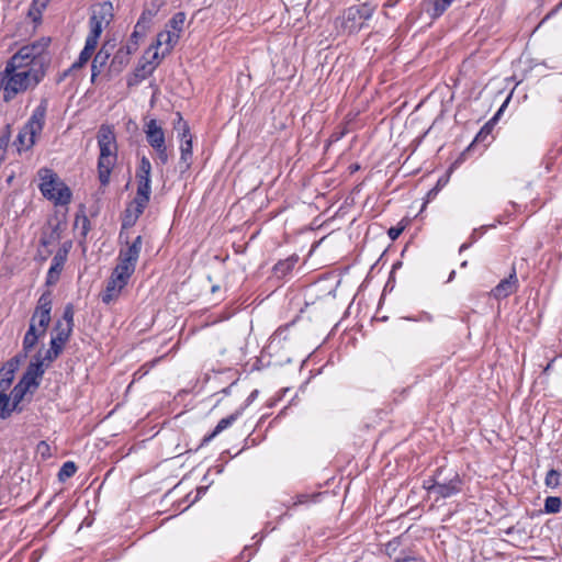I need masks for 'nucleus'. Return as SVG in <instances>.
I'll return each instance as SVG.
<instances>
[{
    "instance_id": "obj_1",
    "label": "nucleus",
    "mask_w": 562,
    "mask_h": 562,
    "mask_svg": "<svg viewBox=\"0 0 562 562\" xmlns=\"http://www.w3.org/2000/svg\"><path fill=\"white\" fill-rule=\"evenodd\" d=\"M52 312V297L50 292H44L35 307V311L30 321V327L24 335L22 342V351L30 353L37 345L38 339L46 334L47 327L50 323Z\"/></svg>"
},
{
    "instance_id": "obj_2",
    "label": "nucleus",
    "mask_w": 562,
    "mask_h": 562,
    "mask_svg": "<svg viewBox=\"0 0 562 562\" xmlns=\"http://www.w3.org/2000/svg\"><path fill=\"white\" fill-rule=\"evenodd\" d=\"M98 146L100 155L98 159V177L102 186H108L113 167L117 160V144L114 128L102 124L98 132Z\"/></svg>"
},
{
    "instance_id": "obj_3",
    "label": "nucleus",
    "mask_w": 562,
    "mask_h": 562,
    "mask_svg": "<svg viewBox=\"0 0 562 562\" xmlns=\"http://www.w3.org/2000/svg\"><path fill=\"white\" fill-rule=\"evenodd\" d=\"M462 485L463 482L459 473L446 467L438 468L432 476L423 482V488L429 496H435V502L459 494L462 491Z\"/></svg>"
},
{
    "instance_id": "obj_4",
    "label": "nucleus",
    "mask_w": 562,
    "mask_h": 562,
    "mask_svg": "<svg viewBox=\"0 0 562 562\" xmlns=\"http://www.w3.org/2000/svg\"><path fill=\"white\" fill-rule=\"evenodd\" d=\"M45 76L43 68H30L15 70L7 74V67L0 72V91H4V101H10L19 92L25 91L29 87L37 86Z\"/></svg>"
},
{
    "instance_id": "obj_5",
    "label": "nucleus",
    "mask_w": 562,
    "mask_h": 562,
    "mask_svg": "<svg viewBox=\"0 0 562 562\" xmlns=\"http://www.w3.org/2000/svg\"><path fill=\"white\" fill-rule=\"evenodd\" d=\"M47 108L48 100L44 98L34 109L27 122L20 130L13 143L19 153L29 150L34 146L36 136L40 135L44 128Z\"/></svg>"
},
{
    "instance_id": "obj_6",
    "label": "nucleus",
    "mask_w": 562,
    "mask_h": 562,
    "mask_svg": "<svg viewBox=\"0 0 562 562\" xmlns=\"http://www.w3.org/2000/svg\"><path fill=\"white\" fill-rule=\"evenodd\" d=\"M41 177L40 190L42 194L54 201L57 205H67L71 201V191L58 176L50 169H41L38 171Z\"/></svg>"
},
{
    "instance_id": "obj_7",
    "label": "nucleus",
    "mask_w": 562,
    "mask_h": 562,
    "mask_svg": "<svg viewBox=\"0 0 562 562\" xmlns=\"http://www.w3.org/2000/svg\"><path fill=\"white\" fill-rule=\"evenodd\" d=\"M374 13V7L369 3L349 7L341 16V26L348 33H357L363 26L366 21L370 20Z\"/></svg>"
},
{
    "instance_id": "obj_8",
    "label": "nucleus",
    "mask_w": 562,
    "mask_h": 562,
    "mask_svg": "<svg viewBox=\"0 0 562 562\" xmlns=\"http://www.w3.org/2000/svg\"><path fill=\"white\" fill-rule=\"evenodd\" d=\"M142 244L143 238L142 236H137L132 244H127L126 248H122L119 252V263L114 268L115 270H119L123 272L124 274H128L132 277V274L135 271L136 263L139 258V254L142 250Z\"/></svg>"
},
{
    "instance_id": "obj_9",
    "label": "nucleus",
    "mask_w": 562,
    "mask_h": 562,
    "mask_svg": "<svg viewBox=\"0 0 562 562\" xmlns=\"http://www.w3.org/2000/svg\"><path fill=\"white\" fill-rule=\"evenodd\" d=\"M178 121L175 123V130L181 132V145H180V160L179 167L181 172L187 171L191 166L192 159V138L190 135V128L186 121H183L180 113H177Z\"/></svg>"
},
{
    "instance_id": "obj_10",
    "label": "nucleus",
    "mask_w": 562,
    "mask_h": 562,
    "mask_svg": "<svg viewBox=\"0 0 562 562\" xmlns=\"http://www.w3.org/2000/svg\"><path fill=\"white\" fill-rule=\"evenodd\" d=\"M130 279L131 276L113 269L111 277L106 281L105 289L100 294L101 301L106 305L115 302L127 285Z\"/></svg>"
},
{
    "instance_id": "obj_11",
    "label": "nucleus",
    "mask_w": 562,
    "mask_h": 562,
    "mask_svg": "<svg viewBox=\"0 0 562 562\" xmlns=\"http://www.w3.org/2000/svg\"><path fill=\"white\" fill-rule=\"evenodd\" d=\"M50 44V37H41L31 44L22 46L23 53H25L34 65H38V68L45 69V66L49 63V56L47 48Z\"/></svg>"
},
{
    "instance_id": "obj_12",
    "label": "nucleus",
    "mask_w": 562,
    "mask_h": 562,
    "mask_svg": "<svg viewBox=\"0 0 562 562\" xmlns=\"http://www.w3.org/2000/svg\"><path fill=\"white\" fill-rule=\"evenodd\" d=\"M45 372V368L43 367V360H40V353L35 356L34 361H31L27 366L23 376L19 382L26 387L36 391L41 384V379Z\"/></svg>"
},
{
    "instance_id": "obj_13",
    "label": "nucleus",
    "mask_w": 562,
    "mask_h": 562,
    "mask_svg": "<svg viewBox=\"0 0 562 562\" xmlns=\"http://www.w3.org/2000/svg\"><path fill=\"white\" fill-rule=\"evenodd\" d=\"M34 392L35 391L32 389L26 387V385L18 382L9 395L11 398L12 408L15 409L16 413L23 412L24 401L26 400L27 403H31Z\"/></svg>"
},
{
    "instance_id": "obj_14",
    "label": "nucleus",
    "mask_w": 562,
    "mask_h": 562,
    "mask_svg": "<svg viewBox=\"0 0 562 562\" xmlns=\"http://www.w3.org/2000/svg\"><path fill=\"white\" fill-rule=\"evenodd\" d=\"M146 140L151 148L159 147L166 144L165 132L158 124L157 120H149L144 127Z\"/></svg>"
},
{
    "instance_id": "obj_15",
    "label": "nucleus",
    "mask_w": 562,
    "mask_h": 562,
    "mask_svg": "<svg viewBox=\"0 0 562 562\" xmlns=\"http://www.w3.org/2000/svg\"><path fill=\"white\" fill-rule=\"evenodd\" d=\"M518 288V279L516 270L513 268L508 278L503 279L493 290L492 294L495 299L501 300L513 294Z\"/></svg>"
},
{
    "instance_id": "obj_16",
    "label": "nucleus",
    "mask_w": 562,
    "mask_h": 562,
    "mask_svg": "<svg viewBox=\"0 0 562 562\" xmlns=\"http://www.w3.org/2000/svg\"><path fill=\"white\" fill-rule=\"evenodd\" d=\"M179 38V33L171 32L170 30L162 31L158 33L156 43L150 46V49H157L159 46H165L161 52V58H164L171 53Z\"/></svg>"
},
{
    "instance_id": "obj_17",
    "label": "nucleus",
    "mask_w": 562,
    "mask_h": 562,
    "mask_svg": "<svg viewBox=\"0 0 562 562\" xmlns=\"http://www.w3.org/2000/svg\"><path fill=\"white\" fill-rule=\"evenodd\" d=\"M157 66L158 63L154 64V61H150L148 60V58L143 56L134 70L133 78H130L127 80V85L131 87L145 80L148 76H150L154 72Z\"/></svg>"
},
{
    "instance_id": "obj_18",
    "label": "nucleus",
    "mask_w": 562,
    "mask_h": 562,
    "mask_svg": "<svg viewBox=\"0 0 562 562\" xmlns=\"http://www.w3.org/2000/svg\"><path fill=\"white\" fill-rule=\"evenodd\" d=\"M103 24L104 26H109L114 18V9L111 1H103L91 9V15L89 19H94Z\"/></svg>"
},
{
    "instance_id": "obj_19",
    "label": "nucleus",
    "mask_w": 562,
    "mask_h": 562,
    "mask_svg": "<svg viewBox=\"0 0 562 562\" xmlns=\"http://www.w3.org/2000/svg\"><path fill=\"white\" fill-rule=\"evenodd\" d=\"M68 250L66 248L59 249L53 257L50 268L47 272L46 283L54 284L57 282L63 267L67 260Z\"/></svg>"
},
{
    "instance_id": "obj_20",
    "label": "nucleus",
    "mask_w": 562,
    "mask_h": 562,
    "mask_svg": "<svg viewBox=\"0 0 562 562\" xmlns=\"http://www.w3.org/2000/svg\"><path fill=\"white\" fill-rule=\"evenodd\" d=\"M146 206H139L133 200L125 209L122 216V229H127L134 226L138 217L143 214Z\"/></svg>"
},
{
    "instance_id": "obj_21",
    "label": "nucleus",
    "mask_w": 562,
    "mask_h": 562,
    "mask_svg": "<svg viewBox=\"0 0 562 562\" xmlns=\"http://www.w3.org/2000/svg\"><path fill=\"white\" fill-rule=\"evenodd\" d=\"M111 56L110 50L108 49V44L102 45L99 52L95 54L92 65H91V81L93 82L102 70L104 69L108 60Z\"/></svg>"
},
{
    "instance_id": "obj_22",
    "label": "nucleus",
    "mask_w": 562,
    "mask_h": 562,
    "mask_svg": "<svg viewBox=\"0 0 562 562\" xmlns=\"http://www.w3.org/2000/svg\"><path fill=\"white\" fill-rule=\"evenodd\" d=\"M30 65H34L31 58L23 53V48L21 47L5 64L7 74H10L15 70H26Z\"/></svg>"
},
{
    "instance_id": "obj_23",
    "label": "nucleus",
    "mask_w": 562,
    "mask_h": 562,
    "mask_svg": "<svg viewBox=\"0 0 562 562\" xmlns=\"http://www.w3.org/2000/svg\"><path fill=\"white\" fill-rule=\"evenodd\" d=\"M54 330L56 335L52 337L50 346L63 351L65 344L69 340L72 329L70 327H64L61 321H57Z\"/></svg>"
},
{
    "instance_id": "obj_24",
    "label": "nucleus",
    "mask_w": 562,
    "mask_h": 562,
    "mask_svg": "<svg viewBox=\"0 0 562 562\" xmlns=\"http://www.w3.org/2000/svg\"><path fill=\"white\" fill-rule=\"evenodd\" d=\"M136 181H137V191H136L134 201L136 204H139V206H147L149 199H150V193H151V188H150L151 180L144 179V180H136Z\"/></svg>"
},
{
    "instance_id": "obj_25",
    "label": "nucleus",
    "mask_w": 562,
    "mask_h": 562,
    "mask_svg": "<svg viewBox=\"0 0 562 562\" xmlns=\"http://www.w3.org/2000/svg\"><path fill=\"white\" fill-rule=\"evenodd\" d=\"M95 48H97V44H93L86 40L85 47L80 52L78 60L75 61L72 64V66L67 71H65L64 77H66L70 70L82 68L88 63V60L91 58Z\"/></svg>"
},
{
    "instance_id": "obj_26",
    "label": "nucleus",
    "mask_w": 562,
    "mask_h": 562,
    "mask_svg": "<svg viewBox=\"0 0 562 562\" xmlns=\"http://www.w3.org/2000/svg\"><path fill=\"white\" fill-rule=\"evenodd\" d=\"M299 261V257L296 255H292L284 260H280L273 267L274 276L279 279L286 277L295 267Z\"/></svg>"
},
{
    "instance_id": "obj_27",
    "label": "nucleus",
    "mask_w": 562,
    "mask_h": 562,
    "mask_svg": "<svg viewBox=\"0 0 562 562\" xmlns=\"http://www.w3.org/2000/svg\"><path fill=\"white\" fill-rule=\"evenodd\" d=\"M165 3V0H151L149 5L145 7L138 20L149 26L153 18L157 15Z\"/></svg>"
},
{
    "instance_id": "obj_28",
    "label": "nucleus",
    "mask_w": 562,
    "mask_h": 562,
    "mask_svg": "<svg viewBox=\"0 0 562 562\" xmlns=\"http://www.w3.org/2000/svg\"><path fill=\"white\" fill-rule=\"evenodd\" d=\"M130 63V52L128 49H117L115 55L113 56L110 70L120 74Z\"/></svg>"
},
{
    "instance_id": "obj_29",
    "label": "nucleus",
    "mask_w": 562,
    "mask_h": 562,
    "mask_svg": "<svg viewBox=\"0 0 562 562\" xmlns=\"http://www.w3.org/2000/svg\"><path fill=\"white\" fill-rule=\"evenodd\" d=\"M237 416H238V413H235L225 418H222L215 426L214 430L210 435H207L203 438L202 445L210 442L220 432H222L223 430L228 428L237 419Z\"/></svg>"
},
{
    "instance_id": "obj_30",
    "label": "nucleus",
    "mask_w": 562,
    "mask_h": 562,
    "mask_svg": "<svg viewBox=\"0 0 562 562\" xmlns=\"http://www.w3.org/2000/svg\"><path fill=\"white\" fill-rule=\"evenodd\" d=\"M49 0H33L29 11L27 16L32 19L34 23H40L42 21L43 11L46 9Z\"/></svg>"
},
{
    "instance_id": "obj_31",
    "label": "nucleus",
    "mask_w": 562,
    "mask_h": 562,
    "mask_svg": "<svg viewBox=\"0 0 562 562\" xmlns=\"http://www.w3.org/2000/svg\"><path fill=\"white\" fill-rule=\"evenodd\" d=\"M454 0H430L431 9L427 12L431 19H437L451 5Z\"/></svg>"
},
{
    "instance_id": "obj_32",
    "label": "nucleus",
    "mask_w": 562,
    "mask_h": 562,
    "mask_svg": "<svg viewBox=\"0 0 562 562\" xmlns=\"http://www.w3.org/2000/svg\"><path fill=\"white\" fill-rule=\"evenodd\" d=\"M13 412H15V409L12 408L10 396L5 391L0 390V419L9 418Z\"/></svg>"
},
{
    "instance_id": "obj_33",
    "label": "nucleus",
    "mask_w": 562,
    "mask_h": 562,
    "mask_svg": "<svg viewBox=\"0 0 562 562\" xmlns=\"http://www.w3.org/2000/svg\"><path fill=\"white\" fill-rule=\"evenodd\" d=\"M151 164L146 156H143L139 160V165L136 170V180H150Z\"/></svg>"
},
{
    "instance_id": "obj_34",
    "label": "nucleus",
    "mask_w": 562,
    "mask_h": 562,
    "mask_svg": "<svg viewBox=\"0 0 562 562\" xmlns=\"http://www.w3.org/2000/svg\"><path fill=\"white\" fill-rule=\"evenodd\" d=\"M89 27H90V32L86 40L98 45L99 37L105 26L103 24H101L100 22H98L94 18V19H89Z\"/></svg>"
},
{
    "instance_id": "obj_35",
    "label": "nucleus",
    "mask_w": 562,
    "mask_h": 562,
    "mask_svg": "<svg viewBox=\"0 0 562 562\" xmlns=\"http://www.w3.org/2000/svg\"><path fill=\"white\" fill-rule=\"evenodd\" d=\"M77 465L74 461H67L65 462L58 472V480L60 482H65L66 480L70 479L75 475L77 472Z\"/></svg>"
},
{
    "instance_id": "obj_36",
    "label": "nucleus",
    "mask_w": 562,
    "mask_h": 562,
    "mask_svg": "<svg viewBox=\"0 0 562 562\" xmlns=\"http://www.w3.org/2000/svg\"><path fill=\"white\" fill-rule=\"evenodd\" d=\"M14 371H10L9 368L3 364L0 369V390L7 391L14 379Z\"/></svg>"
},
{
    "instance_id": "obj_37",
    "label": "nucleus",
    "mask_w": 562,
    "mask_h": 562,
    "mask_svg": "<svg viewBox=\"0 0 562 562\" xmlns=\"http://www.w3.org/2000/svg\"><path fill=\"white\" fill-rule=\"evenodd\" d=\"M562 501L558 496H548L544 499V512L547 514H557L561 510Z\"/></svg>"
},
{
    "instance_id": "obj_38",
    "label": "nucleus",
    "mask_w": 562,
    "mask_h": 562,
    "mask_svg": "<svg viewBox=\"0 0 562 562\" xmlns=\"http://www.w3.org/2000/svg\"><path fill=\"white\" fill-rule=\"evenodd\" d=\"M186 21L184 12H177L168 22L171 32L181 33Z\"/></svg>"
},
{
    "instance_id": "obj_39",
    "label": "nucleus",
    "mask_w": 562,
    "mask_h": 562,
    "mask_svg": "<svg viewBox=\"0 0 562 562\" xmlns=\"http://www.w3.org/2000/svg\"><path fill=\"white\" fill-rule=\"evenodd\" d=\"M148 29H149V26L147 24L142 23L138 20L136 25H135V27H134L133 33L131 34L130 41L134 42V45L137 46L138 45V38L143 37L146 34Z\"/></svg>"
},
{
    "instance_id": "obj_40",
    "label": "nucleus",
    "mask_w": 562,
    "mask_h": 562,
    "mask_svg": "<svg viewBox=\"0 0 562 562\" xmlns=\"http://www.w3.org/2000/svg\"><path fill=\"white\" fill-rule=\"evenodd\" d=\"M561 473L554 469L547 472L544 484L547 487L555 488L560 485Z\"/></svg>"
},
{
    "instance_id": "obj_41",
    "label": "nucleus",
    "mask_w": 562,
    "mask_h": 562,
    "mask_svg": "<svg viewBox=\"0 0 562 562\" xmlns=\"http://www.w3.org/2000/svg\"><path fill=\"white\" fill-rule=\"evenodd\" d=\"M27 353L24 351L19 352L13 358H11L9 361H7L4 364L9 368L10 371H16L22 362L25 361L27 358Z\"/></svg>"
},
{
    "instance_id": "obj_42",
    "label": "nucleus",
    "mask_w": 562,
    "mask_h": 562,
    "mask_svg": "<svg viewBox=\"0 0 562 562\" xmlns=\"http://www.w3.org/2000/svg\"><path fill=\"white\" fill-rule=\"evenodd\" d=\"M61 352V350L50 346V348L46 351L44 357L40 356V360H43V367L45 368V362H47L46 367H48V364L53 362L55 359H57Z\"/></svg>"
},
{
    "instance_id": "obj_43",
    "label": "nucleus",
    "mask_w": 562,
    "mask_h": 562,
    "mask_svg": "<svg viewBox=\"0 0 562 562\" xmlns=\"http://www.w3.org/2000/svg\"><path fill=\"white\" fill-rule=\"evenodd\" d=\"M74 306L72 304H67L64 310L63 319L65 321L64 327H70L74 329Z\"/></svg>"
},
{
    "instance_id": "obj_44",
    "label": "nucleus",
    "mask_w": 562,
    "mask_h": 562,
    "mask_svg": "<svg viewBox=\"0 0 562 562\" xmlns=\"http://www.w3.org/2000/svg\"><path fill=\"white\" fill-rule=\"evenodd\" d=\"M400 546H401V539L398 537H396L384 544L383 552L386 555L392 557L393 554H395V552L397 551Z\"/></svg>"
},
{
    "instance_id": "obj_45",
    "label": "nucleus",
    "mask_w": 562,
    "mask_h": 562,
    "mask_svg": "<svg viewBox=\"0 0 562 562\" xmlns=\"http://www.w3.org/2000/svg\"><path fill=\"white\" fill-rule=\"evenodd\" d=\"M10 142V132L7 131L0 136V164L5 159L7 148Z\"/></svg>"
},
{
    "instance_id": "obj_46",
    "label": "nucleus",
    "mask_w": 562,
    "mask_h": 562,
    "mask_svg": "<svg viewBox=\"0 0 562 562\" xmlns=\"http://www.w3.org/2000/svg\"><path fill=\"white\" fill-rule=\"evenodd\" d=\"M10 142V132L7 131L0 136V164L5 159L7 148Z\"/></svg>"
},
{
    "instance_id": "obj_47",
    "label": "nucleus",
    "mask_w": 562,
    "mask_h": 562,
    "mask_svg": "<svg viewBox=\"0 0 562 562\" xmlns=\"http://www.w3.org/2000/svg\"><path fill=\"white\" fill-rule=\"evenodd\" d=\"M156 154H157V158H158V161L161 164V165H166L169 160V155H168V151H167V146L166 144L162 145V146H159V147H155L153 148Z\"/></svg>"
},
{
    "instance_id": "obj_48",
    "label": "nucleus",
    "mask_w": 562,
    "mask_h": 562,
    "mask_svg": "<svg viewBox=\"0 0 562 562\" xmlns=\"http://www.w3.org/2000/svg\"><path fill=\"white\" fill-rule=\"evenodd\" d=\"M75 224H76V226L81 224L82 236H86L88 234V232L90 229V221L86 215H82V216L77 215Z\"/></svg>"
},
{
    "instance_id": "obj_49",
    "label": "nucleus",
    "mask_w": 562,
    "mask_h": 562,
    "mask_svg": "<svg viewBox=\"0 0 562 562\" xmlns=\"http://www.w3.org/2000/svg\"><path fill=\"white\" fill-rule=\"evenodd\" d=\"M394 562H426L423 558L414 555H405L403 558L395 559Z\"/></svg>"
},
{
    "instance_id": "obj_50",
    "label": "nucleus",
    "mask_w": 562,
    "mask_h": 562,
    "mask_svg": "<svg viewBox=\"0 0 562 562\" xmlns=\"http://www.w3.org/2000/svg\"><path fill=\"white\" fill-rule=\"evenodd\" d=\"M486 137H484V135H481V131L476 134L475 138L473 139V142L469 145V147L464 150L463 154L470 151L472 148H474L476 146V144L481 143V142H484Z\"/></svg>"
},
{
    "instance_id": "obj_51",
    "label": "nucleus",
    "mask_w": 562,
    "mask_h": 562,
    "mask_svg": "<svg viewBox=\"0 0 562 562\" xmlns=\"http://www.w3.org/2000/svg\"><path fill=\"white\" fill-rule=\"evenodd\" d=\"M403 229V227H391L387 232V235L392 240H395L402 234Z\"/></svg>"
},
{
    "instance_id": "obj_52",
    "label": "nucleus",
    "mask_w": 562,
    "mask_h": 562,
    "mask_svg": "<svg viewBox=\"0 0 562 562\" xmlns=\"http://www.w3.org/2000/svg\"><path fill=\"white\" fill-rule=\"evenodd\" d=\"M308 495L306 494H300L296 496V501L294 502L293 505H301V504H305L308 502Z\"/></svg>"
},
{
    "instance_id": "obj_53",
    "label": "nucleus",
    "mask_w": 562,
    "mask_h": 562,
    "mask_svg": "<svg viewBox=\"0 0 562 562\" xmlns=\"http://www.w3.org/2000/svg\"><path fill=\"white\" fill-rule=\"evenodd\" d=\"M480 131H481V135H484V137H488V135L491 134L492 127H491L490 123H486Z\"/></svg>"
},
{
    "instance_id": "obj_54",
    "label": "nucleus",
    "mask_w": 562,
    "mask_h": 562,
    "mask_svg": "<svg viewBox=\"0 0 562 562\" xmlns=\"http://www.w3.org/2000/svg\"><path fill=\"white\" fill-rule=\"evenodd\" d=\"M136 48H137V46L134 45V42H131V44L122 46L119 49H128L130 56H131L136 50Z\"/></svg>"
},
{
    "instance_id": "obj_55",
    "label": "nucleus",
    "mask_w": 562,
    "mask_h": 562,
    "mask_svg": "<svg viewBox=\"0 0 562 562\" xmlns=\"http://www.w3.org/2000/svg\"><path fill=\"white\" fill-rule=\"evenodd\" d=\"M515 532H522V530H519L517 526H512V527H509V528H507V529L505 530V533H506L507 536H510V535H513V533H515Z\"/></svg>"
},
{
    "instance_id": "obj_56",
    "label": "nucleus",
    "mask_w": 562,
    "mask_h": 562,
    "mask_svg": "<svg viewBox=\"0 0 562 562\" xmlns=\"http://www.w3.org/2000/svg\"><path fill=\"white\" fill-rule=\"evenodd\" d=\"M161 58V56L159 57V54L157 52V49L154 52L151 58L149 59L150 61H154L155 63H158L159 64V59Z\"/></svg>"
},
{
    "instance_id": "obj_57",
    "label": "nucleus",
    "mask_w": 562,
    "mask_h": 562,
    "mask_svg": "<svg viewBox=\"0 0 562 562\" xmlns=\"http://www.w3.org/2000/svg\"><path fill=\"white\" fill-rule=\"evenodd\" d=\"M441 184H442V181H441V179H440V180H438L436 188H434L432 190H430L428 194H429V195H430V194H436V193H437V191L439 190V187H440Z\"/></svg>"
},
{
    "instance_id": "obj_58",
    "label": "nucleus",
    "mask_w": 562,
    "mask_h": 562,
    "mask_svg": "<svg viewBox=\"0 0 562 562\" xmlns=\"http://www.w3.org/2000/svg\"><path fill=\"white\" fill-rule=\"evenodd\" d=\"M470 246H471V243H464L461 245L459 251L462 252V251L467 250L468 248H470Z\"/></svg>"
},
{
    "instance_id": "obj_59",
    "label": "nucleus",
    "mask_w": 562,
    "mask_h": 562,
    "mask_svg": "<svg viewBox=\"0 0 562 562\" xmlns=\"http://www.w3.org/2000/svg\"><path fill=\"white\" fill-rule=\"evenodd\" d=\"M400 0H387L385 3L386 7H394Z\"/></svg>"
},
{
    "instance_id": "obj_60",
    "label": "nucleus",
    "mask_w": 562,
    "mask_h": 562,
    "mask_svg": "<svg viewBox=\"0 0 562 562\" xmlns=\"http://www.w3.org/2000/svg\"><path fill=\"white\" fill-rule=\"evenodd\" d=\"M218 290H220V285H213L212 289H211L212 293H215Z\"/></svg>"
},
{
    "instance_id": "obj_61",
    "label": "nucleus",
    "mask_w": 562,
    "mask_h": 562,
    "mask_svg": "<svg viewBox=\"0 0 562 562\" xmlns=\"http://www.w3.org/2000/svg\"><path fill=\"white\" fill-rule=\"evenodd\" d=\"M454 276H456V271L453 270V271H451V273L448 278V282H450L454 278Z\"/></svg>"
},
{
    "instance_id": "obj_62",
    "label": "nucleus",
    "mask_w": 562,
    "mask_h": 562,
    "mask_svg": "<svg viewBox=\"0 0 562 562\" xmlns=\"http://www.w3.org/2000/svg\"><path fill=\"white\" fill-rule=\"evenodd\" d=\"M501 111L502 109H499L498 113L495 116H493V121L497 119V115L501 113Z\"/></svg>"
},
{
    "instance_id": "obj_63",
    "label": "nucleus",
    "mask_w": 562,
    "mask_h": 562,
    "mask_svg": "<svg viewBox=\"0 0 562 562\" xmlns=\"http://www.w3.org/2000/svg\"><path fill=\"white\" fill-rule=\"evenodd\" d=\"M467 265H468V262H467V261H463V262L461 263V267H467Z\"/></svg>"
},
{
    "instance_id": "obj_64",
    "label": "nucleus",
    "mask_w": 562,
    "mask_h": 562,
    "mask_svg": "<svg viewBox=\"0 0 562 562\" xmlns=\"http://www.w3.org/2000/svg\"><path fill=\"white\" fill-rule=\"evenodd\" d=\"M42 244L46 246L48 244V241L42 240Z\"/></svg>"
}]
</instances>
